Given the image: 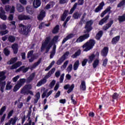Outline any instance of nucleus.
<instances>
[{
  "instance_id": "47",
  "label": "nucleus",
  "mask_w": 125,
  "mask_h": 125,
  "mask_svg": "<svg viewBox=\"0 0 125 125\" xmlns=\"http://www.w3.org/2000/svg\"><path fill=\"white\" fill-rule=\"evenodd\" d=\"M74 87H75V85L74 84L71 85L67 91V93H71V92H72L74 90Z\"/></svg>"
},
{
  "instance_id": "13",
  "label": "nucleus",
  "mask_w": 125,
  "mask_h": 125,
  "mask_svg": "<svg viewBox=\"0 0 125 125\" xmlns=\"http://www.w3.org/2000/svg\"><path fill=\"white\" fill-rule=\"evenodd\" d=\"M108 52H109V48L104 47L101 51V55L103 57H106L108 55Z\"/></svg>"
},
{
  "instance_id": "14",
  "label": "nucleus",
  "mask_w": 125,
  "mask_h": 125,
  "mask_svg": "<svg viewBox=\"0 0 125 125\" xmlns=\"http://www.w3.org/2000/svg\"><path fill=\"white\" fill-rule=\"evenodd\" d=\"M45 11H44L43 10H42L37 17L38 20H39V21H42V20H43V19L44 18V17H45Z\"/></svg>"
},
{
  "instance_id": "30",
  "label": "nucleus",
  "mask_w": 125,
  "mask_h": 125,
  "mask_svg": "<svg viewBox=\"0 0 125 125\" xmlns=\"http://www.w3.org/2000/svg\"><path fill=\"white\" fill-rule=\"evenodd\" d=\"M17 58H12L10 59L9 61L7 62V64L9 65H12V64H14V63L16 62V61H17Z\"/></svg>"
},
{
  "instance_id": "48",
  "label": "nucleus",
  "mask_w": 125,
  "mask_h": 125,
  "mask_svg": "<svg viewBox=\"0 0 125 125\" xmlns=\"http://www.w3.org/2000/svg\"><path fill=\"white\" fill-rule=\"evenodd\" d=\"M56 83V81L55 80H53L49 84V87L50 88H53V87L54 85H55V83Z\"/></svg>"
},
{
  "instance_id": "59",
  "label": "nucleus",
  "mask_w": 125,
  "mask_h": 125,
  "mask_svg": "<svg viewBox=\"0 0 125 125\" xmlns=\"http://www.w3.org/2000/svg\"><path fill=\"white\" fill-rule=\"evenodd\" d=\"M43 27H45V23H44L43 22H42L39 25V28L42 29V28H43Z\"/></svg>"
},
{
  "instance_id": "19",
  "label": "nucleus",
  "mask_w": 125,
  "mask_h": 125,
  "mask_svg": "<svg viewBox=\"0 0 125 125\" xmlns=\"http://www.w3.org/2000/svg\"><path fill=\"white\" fill-rule=\"evenodd\" d=\"M109 15H107L104 18L102 19L99 22V25H101V26H102L103 24L104 23H106L107 22V21L108 19H109Z\"/></svg>"
},
{
  "instance_id": "4",
  "label": "nucleus",
  "mask_w": 125,
  "mask_h": 125,
  "mask_svg": "<svg viewBox=\"0 0 125 125\" xmlns=\"http://www.w3.org/2000/svg\"><path fill=\"white\" fill-rule=\"evenodd\" d=\"M5 79L6 76H5V72L4 71L0 72V90L2 93L4 92V87H5L6 82Z\"/></svg>"
},
{
  "instance_id": "10",
  "label": "nucleus",
  "mask_w": 125,
  "mask_h": 125,
  "mask_svg": "<svg viewBox=\"0 0 125 125\" xmlns=\"http://www.w3.org/2000/svg\"><path fill=\"white\" fill-rule=\"evenodd\" d=\"M55 43H56V42H55L54 40H53V39H52L51 41L50 40V42L47 44L46 50L44 52V54H45V53H48V52L50 50V48H51L52 45H54H54H56Z\"/></svg>"
},
{
  "instance_id": "8",
  "label": "nucleus",
  "mask_w": 125,
  "mask_h": 125,
  "mask_svg": "<svg viewBox=\"0 0 125 125\" xmlns=\"http://www.w3.org/2000/svg\"><path fill=\"white\" fill-rule=\"evenodd\" d=\"M55 72V68H53L50 70L45 76V77L42 79L41 81V83H43V84H44L47 82V79L49 78H50L51 77V75L53 74H54V72Z\"/></svg>"
},
{
  "instance_id": "22",
  "label": "nucleus",
  "mask_w": 125,
  "mask_h": 125,
  "mask_svg": "<svg viewBox=\"0 0 125 125\" xmlns=\"http://www.w3.org/2000/svg\"><path fill=\"white\" fill-rule=\"evenodd\" d=\"M41 4L42 2L41 1V0H36L33 2V6L34 8H38V7L41 6Z\"/></svg>"
},
{
  "instance_id": "17",
  "label": "nucleus",
  "mask_w": 125,
  "mask_h": 125,
  "mask_svg": "<svg viewBox=\"0 0 125 125\" xmlns=\"http://www.w3.org/2000/svg\"><path fill=\"white\" fill-rule=\"evenodd\" d=\"M75 37V35L73 33H71L69 35H68L66 38H64L62 42V44H64V43H65L68 40H70V39H72Z\"/></svg>"
},
{
  "instance_id": "41",
  "label": "nucleus",
  "mask_w": 125,
  "mask_h": 125,
  "mask_svg": "<svg viewBox=\"0 0 125 125\" xmlns=\"http://www.w3.org/2000/svg\"><path fill=\"white\" fill-rule=\"evenodd\" d=\"M80 16H81V15L78 12H76L73 14L72 17L74 18V19H79Z\"/></svg>"
},
{
  "instance_id": "55",
  "label": "nucleus",
  "mask_w": 125,
  "mask_h": 125,
  "mask_svg": "<svg viewBox=\"0 0 125 125\" xmlns=\"http://www.w3.org/2000/svg\"><path fill=\"white\" fill-rule=\"evenodd\" d=\"M69 0H59L60 4H65V3H67Z\"/></svg>"
},
{
  "instance_id": "45",
  "label": "nucleus",
  "mask_w": 125,
  "mask_h": 125,
  "mask_svg": "<svg viewBox=\"0 0 125 125\" xmlns=\"http://www.w3.org/2000/svg\"><path fill=\"white\" fill-rule=\"evenodd\" d=\"M66 70L68 73H71V72H72V70H73V65H72V64H70L67 67Z\"/></svg>"
},
{
  "instance_id": "51",
  "label": "nucleus",
  "mask_w": 125,
  "mask_h": 125,
  "mask_svg": "<svg viewBox=\"0 0 125 125\" xmlns=\"http://www.w3.org/2000/svg\"><path fill=\"white\" fill-rule=\"evenodd\" d=\"M107 63H108V59L105 58L103 60L102 65L104 66V67H106V66H107Z\"/></svg>"
},
{
  "instance_id": "61",
  "label": "nucleus",
  "mask_w": 125,
  "mask_h": 125,
  "mask_svg": "<svg viewBox=\"0 0 125 125\" xmlns=\"http://www.w3.org/2000/svg\"><path fill=\"white\" fill-rule=\"evenodd\" d=\"M58 39H59V36L58 35H56L54 37V38L52 39V40L53 41H54L56 42H58Z\"/></svg>"
},
{
  "instance_id": "31",
  "label": "nucleus",
  "mask_w": 125,
  "mask_h": 125,
  "mask_svg": "<svg viewBox=\"0 0 125 125\" xmlns=\"http://www.w3.org/2000/svg\"><path fill=\"white\" fill-rule=\"evenodd\" d=\"M59 25H57L55 26L53 29L52 30V34H57L59 32Z\"/></svg>"
},
{
  "instance_id": "32",
  "label": "nucleus",
  "mask_w": 125,
  "mask_h": 125,
  "mask_svg": "<svg viewBox=\"0 0 125 125\" xmlns=\"http://www.w3.org/2000/svg\"><path fill=\"white\" fill-rule=\"evenodd\" d=\"M35 97L36 98L34 99V104H37L39 101V100L41 98V94L40 93V92H38L36 93Z\"/></svg>"
},
{
  "instance_id": "23",
  "label": "nucleus",
  "mask_w": 125,
  "mask_h": 125,
  "mask_svg": "<svg viewBox=\"0 0 125 125\" xmlns=\"http://www.w3.org/2000/svg\"><path fill=\"white\" fill-rule=\"evenodd\" d=\"M56 53V45H55L54 46H53L52 50L50 53V59H52V58H53V57H54V55H55Z\"/></svg>"
},
{
  "instance_id": "43",
  "label": "nucleus",
  "mask_w": 125,
  "mask_h": 125,
  "mask_svg": "<svg viewBox=\"0 0 125 125\" xmlns=\"http://www.w3.org/2000/svg\"><path fill=\"white\" fill-rule=\"evenodd\" d=\"M31 114H32V109H31V107L29 108V110L26 115V118H28V121L31 120Z\"/></svg>"
},
{
  "instance_id": "7",
  "label": "nucleus",
  "mask_w": 125,
  "mask_h": 125,
  "mask_svg": "<svg viewBox=\"0 0 125 125\" xmlns=\"http://www.w3.org/2000/svg\"><path fill=\"white\" fill-rule=\"evenodd\" d=\"M30 27L29 26L24 25L23 24H20L19 33L21 35H24L25 36H28L29 33H30Z\"/></svg>"
},
{
  "instance_id": "42",
  "label": "nucleus",
  "mask_w": 125,
  "mask_h": 125,
  "mask_svg": "<svg viewBox=\"0 0 125 125\" xmlns=\"http://www.w3.org/2000/svg\"><path fill=\"white\" fill-rule=\"evenodd\" d=\"M5 110H6V106H2L0 109V116H1L3 114V113H4Z\"/></svg>"
},
{
  "instance_id": "46",
  "label": "nucleus",
  "mask_w": 125,
  "mask_h": 125,
  "mask_svg": "<svg viewBox=\"0 0 125 125\" xmlns=\"http://www.w3.org/2000/svg\"><path fill=\"white\" fill-rule=\"evenodd\" d=\"M125 5V0H122L119 4L117 5V7H121V6H124Z\"/></svg>"
},
{
  "instance_id": "53",
  "label": "nucleus",
  "mask_w": 125,
  "mask_h": 125,
  "mask_svg": "<svg viewBox=\"0 0 125 125\" xmlns=\"http://www.w3.org/2000/svg\"><path fill=\"white\" fill-rule=\"evenodd\" d=\"M6 34H8V30H5V31H1L0 32V35H1V36H4L5 35H6Z\"/></svg>"
},
{
  "instance_id": "34",
  "label": "nucleus",
  "mask_w": 125,
  "mask_h": 125,
  "mask_svg": "<svg viewBox=\"0 0 125 125\" xmlns=\"http://www.w3.org/2000/svg\"><path fill=\"white\" fill-rule=\"evenodd\" d=\"M8 41L9 42H15V41H16V38H15V37L12 36V35H10L8 37Z\"/></svg>"
},
{
  "instance_id": "15",
  "label": "nucleus",
  "mask_w": 125,
  "mask_h": 125,
  "mask_svg": "<svg viewBox=\"0 0 125 125\" xmlns=\"http://www.w3.org/2000/svg\"><path fill=\"white\" fill-rule=\"evenodd\" d=\"M114 24V21L111 20L107 23L105 24L103 27V30L104 31H107L108 29L111 28V26Z\"/></svg>"
},
{
  "instance_id": "50",
  "label": "nucleus",
  "mask_w": 125,
  "mask_h": 125,
  "mask_svg": "<svg viewBox=\"0 0 125 125\" xmlns=\"http://www.w3.org/2000/svg\"><path fill=\"white\" fill-rule=\"evenodd\" d=\"M87 62H88L87 59H84L82 62V66H83V67H84V66L86 65V63H87Z\"/></svg>"
},
{
  "instance_id": "52",
  "label": "nucleus",
  "mask_w": 125,
  "mask_h": 125,
  "mask_svg": "<svg viewBox=\"0 0 125 125\" xmlns=\"http://www.w3.org/2000/svg\"><path fill=\"white\" fill-rule=\"evenodd\" d=\"M70 54V52L69 51H66L62 56V58L65 60H66V57L68 56Z\"/></svg>"
},
{
  "instance_id": "21",
  "label": "nucleus",
  "mask_w": 125,
  "mask_h": 125,
  "mask_svg": "<svg viewBox=\"0 0 125 125\" xmlns=\"http://www.w3.org/2000/svg\"><path fill=\"white\" fill-rule=\"evenodd\" d=\"M68 13H69V10H65L64 11L62 16L61 17L62 21H65V19L68 16Z\"/></svg>"
},
{
  "instance_id": "3",
  "label": "nucleus",
  "mask_w": 125,
  "mask_h": 125,
  "mask_svg": "<svg viewBox=\"0 0 125 125\" xmlns=\"http://www.w3.org/2000/svg\"><path fill=\"white\" fill-rule=\"evenodd\" d=\"M33 88L32 84H26L21 90V94L23 95H28L30 94L32 96H34V92L31 90Z\"/></svg>"
},
{
  "instance_id": "62",
  "label": "nucleus",
  "mask_w": 125,
  "mask_h": 125,
  "mask_svg": "<svg viewBox=\"0 0 125 125\" xmlns=\"http://www.w3.org/2000/svg\"><path fill=\"white\" fill-rule=\"evenodd\" d=\"M15 12V7L14 6H12L11 7V9L10 10V13H14Z\"/></svg>"
},
{
  "instance_id": "1",
  "label": "nucleus",
  "mask_w": 125,
  "mask_h": 125,
  "mask_svg": "<svg viewBox=\"0 0 125 125\" xmlns=\"http://www.w3.org/2000/svg\"><path fill=\"white\" fill-rule=\"evenodd\" d=\"M93 24V21L92 20H90L89 21H87L86 23V25L85 26V30H84V35L80 36L76 41V42H83V41H85V40H87L88 38H89V32H90L92 30V25Z\"/></svg>"
},
{
  "instance_id": "20",
  "label": "nucleus",
  "mask_w": 125,
  "mask_h": 125,
  "mask_svg": "<svg viewBox=\"0 0 125 125\" xmlns=\"http://www.w3.org/2000/svg\"><path fill=\"white\" fill-rule=\"evenodd\" d=\"M104 5H105V3H104V1H102L101 3H100L99 5L95 9V12H99V11H100L101 9H103Z\"/></svg>"
},
{
  "instance_id": "58",
  "label": "nucleus",
  "mask_w": 125,
  "mask_h": 125,
  "mask_svg": "<svg viewBox=\"0 0 125 125\" xmlns=\"http://www.w3.org/2000/svg\"><path fill=\"white\" fill-rule=\"evenodd\" d=\"M5 117H6V114H4L1 117L0 123L1 124L4 122V120H5Z\"/></svg>"
},
{
  "instance_id": "56",
  "label": "nucleus",
  "mask_w": 125,
  "mask_h": 125,
  "mask_svg": "<svg viewBox=\"0 0 125 125\" xmlns=\"http://www.w3.org/2000/svg\"><path fill=\"white\" fill-rule=\"evenodd\" d=\"M33 53H34L33 50H30L27 53V58L29 59L30 57H31L32 55H33Z\"/></svg>"
},
{
  "instance_id": "29",
  "label": "nucleus",
  "mask_w": 125,
  "mask_h": 125,
  "mask_svg": "<svg viewBox=\"0 0 125 125\" xmlns=\"http://www.w3.org/2000/svg\"><path fill=\"white\" fill-rule=\"evenodd\" d=\"M81 49H79L74 53V54L72 55L71 57L72 58H73V59L77 58L78 56H80V55H81Z\"/></svg>"
},
{
  "instance_id": "60",
  "label": "nucleus",
  "mask_w": 125,
  "mask_h": 125,
  "mask_svg": "<svg viewBox=\"0 0 125 125\" xmlns=\"http://www.w3.org/2000/svg\"><path fill=\"white\" fill-rule=\"evenodd\" d=\"M19 78H20V76L19 75H17V76L14 77L13 78V81L14 82V83H16V82L18 81V79H19Z\"/></svg>"
},
{
  "instance_id": "54",
  "label": "nucleus",
  "mask_w": 125,
  "mask_h": 125,
  "mask_svg": "<svg viewBox=\"0 0 125 125\" xmlns=\"http://www.w3.org/2000/svg\"><path fill=\"white\" fill-rule=\"evenodd\" d=\"M65 76V74L63 73L61 75L60 78V83H63V81H64V77Z\"/></svg>"
},
{
  "instance_id": "26",
  "label": "nucleus",
  "mask_w": 125,
  "mask_h": 125,
  "mask_svg": "<svg viewBox=\"0 0 125 125\" xmlns=\"http://www.w3.org/2000/svg\"><path fill=\"white\" fill-rule=\"evenodd\" d=\"M80 88H81V90H83V91H85V90H86V85H85V81H81Z\"/></svg>"
},
{
  "instance_id": "28",
  "label": "nucleus",
  "mask_w": 125,
  "mask_h": 125,
  "mask_svg": "<svg viewBox=\"0 0 125 125\" xmlns=\"http://www.w3.org/2000/svg\"><path fill=\"white\" fill-rule=\"evenodd\" d=\"M103 36V31L102 30H100L98 32V33L96 35V39L98 41H99L101 37Z\"/></svg>"
},
{
  "instance_id": "33",
  "label": "nucleus",
  "mask_w": 125,
  "mask_h": 125,
  "mask_svg": "<svg viewBox=\"0 0 125 125\" xmlns=\"http://www.w3.org/2000/svg\"><path fill=\"white\" fill-rule=\"evenodd\" d=\"M80 65V61L77 60L73 65V70L74 71H77L78 68H79V65Z\"/></svg>"
},
{
  "instance_id": "9",
  "label": "nucleus",
  "mask_w": 125,
  "mask_h": 125,
  "mask_svg": "<svg viewBox=\"0 0 125 125\" xmlns=\"http://www.w3.org/2000/svg\"><path fill=\"white\" fill-rule=\"evenodd\" d=\"M51 40V37L50 36L47 37L45 39V41L42 44V46L41 48V52H42L44 50V48H46L47 47V44L50 42V40Z\"/></svg>"
},
{
  "instance_id": "63",
  "label": "nucleus",
  "mask_w": 125,
  "mask_h": 125,
  "mask_svg": "<svg viewBox=\"0 0 125 125\" xmlns=\"http://www.w3.org/2000/svg\"><path fill=\"white\" fill-rule=\"evenodd\" d=\"M10 9H11V6H9V5L5 6V10L8 12V11H10Z\"/></svg>"
},
{
  "instance_id": "6",
  "label": "nucleus",
  "mask_w": 125,
  "mask_h": 125,
  "mask_svg": "<svg viewBox=\"0 0 125 125\" xmlns=\"http://www.w3.org/2000/svg\"><path fill=\"white\" fill-rule=\"evenodd\" d=\"M42 58H40L38 61L35 62L32 66L30 68L29 67L25 68V65H23L21 67H22V70H21L22 73H27L28 71L29 70V69H30L31 70H34V69H36L40 64L42 63Z\"/></svg>"
},
{
  "instance_id": "18",
  "label": "nucleus",
  "mask_w": 125,
  "mask_h": 125,
  "mask_svg": "<svg viewBox=\"0 0 125 125\" xmlns=\"http://www.w3.org/2000/svg\"><path fill=\"white\" fill-rule=\"evenodd\" d=\"M120 39H121L120 35L114 37L111 40L112 44H117V43L120 41Z\"/></svg>"
},
{
  "instance_id": "38",
  "label": "nucleus",
  "mask_w": 125,
  "mask_h": 125,
  "mask_svg": "<svg viewBox=\"0 0 125 125\" xmlns=\"http://www.w3.org/2000/svg\"><path fill=\"white\" fill-rule=\"evenodd\" d=\"M4 54L5 56H8L10 54V51L7 48L4 49Z\"/></svg>"
},
{
  "instance_id": "11",
  "label": "nucleus",
  "mask_w": 125,
  "mask_h": 125,
  "mask_svg": "<svg viewBox=\"0 0 125 125\" xmlns=\"http://www.w3.org/2000/svg\"><path fill=\"white\" fill-rule=\"evenodd\" d=\"M18 19L20 21H23L24 20H31V17L29 15L24 14H20L18 16Z\"/></svg>"
},
{
  "instance_id": "37",
  "label": "nucleus",
  "mask_w": 125,
  "mask_h": 125,
  "mask_svg": "<svg viewBox=\"0 0 125 125\" xmlns=\"http://www.w3.org/2000/svg\"><path fill=\"white\" fill-rule=\"evenodd\" d=\"M17 9L19 12H23V11H24V7H23L21 4H20L18 5Z\"/></svg>"
},
{
  "instance_id": "39",
  "label": "nucleus",
  "mask_w": 125,
  "mask_h": 125,
  "mask_svg": "<svg viewBox=\"0 0 125 125\" xmlns=\"http://www.w3.org/2000/svg\"><path fill=\"white\" fill-rule=\"evenodd\" d=\"M64 59L61 57L59 60L57 61V65H61L62 63H63V62H64Z\"/></svg>"
},
{
  "instance_id": "25",
  "label": "nucleus",
  "mask_w": 125,
  "mask_h": 125,
  "mask_svg": "<svg viewBox=\"0 0 125 125\" xmlns=\"http://www.w3.org/2000/svg\"><path fill=\"white\" fill-rule=\"evenodd\" d=\"M95 59V55L93 54L89 56L88 58L87 59V61L88 64H91L92 62H93L94 59Z\"/></svg>"
},
{
  "instance_id": "12",
  "label": "nucleus",
  "mask_w": 125,
  "mask_h": 125,
  "mask_svg": "<svg viewBox=\"0 0 125 125\" xmlns=\"http://www.w3.org/2000/svg\"><path fill=\"white\" fill-rule=\"evenodd\" d=\"M18 120V117L15 116L14 118H12L9 120L8 122L5 123V125H16V122Z\"/></svg>"
},
{
  "instance_id": "36",
  "label": "nucleus",
  "mask_w": 125,
  "mask_h": 125,
  "mask_svg": "<svg viewBox=\"0 0 125 125\" xmlns=\"http://www.w3.org/2000/svg\"><path fill=\"white\" fill-rule=\"evenodd\" d=\"M78 5V3L76 2L75 3L73 6L72 7V8H71V9H70V14H72L73 12H74L75 11V10H76V8H77V6Z\"/></svg>"
},
{
  "instance_id": "2",
  "label": "nucleus",
  "mask_w": 125,
  "mask_h": 125,
  "mask_svg": "<svg viewBox=\"0 0 125 125\" xmlns=\"http://www.w3.org/2000/svg\"><path fill=\"white\" fill-rule=\"evenodd\" d=\"M36 76V73H33L31 74L29 77L26 80L25 78H21L18 81L17 83V84L15 85V86L14 87V91L16 92L18 90H19L20 89V88L23 86L24 85V84L25 83H30L33 80H34V78H35V76Z\"/></svg>"
},
{
  "instance_id": "57",
  "label": "nucleus",
  "mask_w": 125,
  "mask_h": 125,
  "mask_svg": "<svg viewBox=\"0 0 125 125\" xmlns=\"http://www.w3.org/2000/svg\"><path fill=\"white\" fill-rule=\"evenodd\" d=\"M118 97H119L118 93L115 92L112 95V99L114 100L118 99Z\"/></svg>"
},
{
  "instance_id": "44",
  "label": "nucleus",
  "mask_w": 125,
  "mask_h": 125,
  "mask_svg": "<svg viewBox=\"0 0 125 125\" xmlns=\"http://www.w3.org/2000/svg\"><path fill=\"white\" fill-rule=\"evenodd\" d=\"M12 88V85H10V82H8L6 85L5 90H10Z\"/></svg>"
},
{
  "instance_id": "64",
  "label": "nucleus",
  "mask_w": 125,
  "mask_h": 125,
  "mask_svg": "<svg viewBox=\"0 0 125 125\" xmlns=\"http://www.w3.org/2000/svg\"><path fill=\"white\" fill-rule=\"evenodd\" d=\"M0 29L1 30H5L6 29V25L5 24H2L0 25Z\"/></svg>"
},
{
  "instance_id": "27",
  "label": "nucleus",
  "mask_w": 125,
  "mask_h": 125,
  "mask_svg": "<svg viewBox=\"0 0 125 125\" xmlns=\"http://www.w3.org/2000/svg\"><path fill=\"white\" fill-rule=\"evenodd\" d=\"M26 12L27 13H28V14H30V15H33V14H34V8H32L30 7H27L26 9Z\"/></svg>"
},
{
  "instance_id": "49",
  "label": "nucleus",
  "mask_w": 125,
  "mask_h": 125,
  "mask_svg": "<svg viewBox=\"0 0 125 125\" xmlns=\"http://www.w3.org/2000/svg\"><path fill=\"white\" fill-rule=\"evenodd\" d=\"M70 97L72 103H73V104H74V105H76V104H77V101H76V100L74 99V94H72L71 95Z\"/></svg>"
},
{
  "instance_id": "35",
  "label": "nucleus",
  "mask_w": 125,
  "mask_h": 125,
  "mask_svg": "<svg viewBox=\"0 0 125 125\" xmlns=\"http://www.w3.org/2000/svg\"><path fill=\"white\" fill-rule=\"evenodd\" d=\"M93 67L95 69L99 65V60L96 59V60H94L93 63Z\"/></svg>"
},
{
  "instance_id": "24",
  "label": "nucleus",
  "mask_w": 125,
  "mask_h": 125,
  "mask_svg": "<svg viewBox=\"0 0 125 125\" xmlns=\"http://www.w3.org/2000/svg\"><path fill=\"white\" fill-rule=\"evenodd\" d=\"M12 48L13 49L14 54H17L18 52V44L14 43L12 45Z\"/></svg>"
},
{
  "instance_id": "16",
  "label": "nucleus",
  "mask_w": 125,
  "mask_h": 125,
  "mask_svg": "<svg viewBox=\"0 0 125 125\" xmlns=\"http://www.w3.org/2000/svg\"><path fill=\"white\" fill-rule=\"evenodd\" d=\"M0 18L2 20H6L7 18V17L5 15V11L2 8L0 9Z\"/></svg>"
},
{
  "instance_id": "40",
  "label": "nucleus",
  "mask_w": 125,
  "mask_h": 125,
  "mask_svg": "<svg viewBox=\"0 0 125 125\" xmlns=\"http://www.w3.org/2000/svg\"><path fill=\"white\" fill-rule=\"evenodd\" d=\"M14 113V110L13 109L10 110L8 113L7 119H10V118L12 117V115H13Z\"/></svg>"
},
{
  "instance_id": "5",
  "label": "nucleus",
  "mask_w": 125,
  "mask_h": 125,
  "mask_svg": "<svg viewBox=\"0 0 125 125\" xmlns=\"http://www.w3.org/2000/svg\"><path fill=\"white\" fill-rule=\"evenodd\" d=\"M95 44V41L93 39H90L83 45L82 47L83 48H85L84 51L86 52L90 50V49H92Z\"/></svg>"
}]
</instances>
